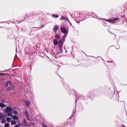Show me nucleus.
Listing matches in <instances>:
<instances>
[{
  "instance_id": "5",
  "label": "nucleus",
  "mask_w": 127,
  "mask_h": 127,
  "mask_svg": "<svg viewBox=\"0 0 127 127\" xmlns=\"http://www.w3.org/2000/svg\"><path fill=\"white\" fill-rule=\"evenodd\" d=\"M59 47H62L63 46V40L62 39H61L59 42Z\"/></svg>"
},
{
  "instance_id": "20",
  "label": "nucleus",
  "mask_w": 127,
  "mask_h": 127,
  "mask_svg": "<svg viewBox=\"0 0 127 127\" xmlns=\"http://www.w3.org/2000/svg\"><path fill=\"white\" fill-rule=\"evenodd\" d=\"M53 16H54V17H56V18H57V17H59L58 15H55V14H54V15H53Z\"/></svg>"
},
{
  "instance_id": "17",
  "label": "nucleus",
  "mask_w": 127,
  "mask_h": 127,
  "mask_svg": "<svg viewBox=\"0 0 127 127\" xmlns=\"http://www.w3.org/2000/svg\"><path fill=\"white\" fill-rule=\"evenodd\" d=\"M61 31L63 33H64V28L63 27H61Z\"/></svg>"
},
{
  "instance_id": "11",
  "label": "nucleus",
  "mask_w": 127,
  "mask_h": 127,
  "mask_svg": "<svg viewBox=\"0 0 127 127\" xmlns=\"http://www.w3.org/2000/svg\"><path fill=\"white\" fill-rule=\"evenodd\" d=\"M57 30H58V26H56L54 27L53 31L56 33L57 32Z\"/></svg>"
},
{
  "instance_id": "15",
  "label": "nucleus",
  "mask_w": 127,
  "mask_h": 127,
  "mask_svg": "<svg viewBox=\"0 0 127 127\" xmlns=\"http://www.w3.org/2000/svg\"><path fill=\"white\" fill-rule=\"evenodd\" d=\"M55 37L57 38V39H60V36H59L58 34H56Z\"/></svg>"
},
{
  "instance_id": "25",
  "label": "nucleus",
  "mask_w": 127,
  "mask_h": 127,
  "mask_svg": "<svg viewBox=\"0 0 127 127\" xmlns=\"http://www.w3.org/2000/svg\"><path fill=\"white\" fill-rule=\"evenodd\" d=\"M66 53H67V51H65Z\"/></svg>"
},
{
  "instance_id": "23",
  "label": "nucleus",
  "mask_w": 127,
  "mask_h": 127,
  "mask_svg": "<svg viewBox=\"0 0 127 127\" xmlns=\"http://www.w3.org/2000/svg\"><path fill=\"white\" fill-rule=\"evenodd\" d=\"M61 20H63V18H61Z\"/></svg>"
},
{
  "instance_id": "3",
  "label": "nucleus",
  "mask_w": 127,
  "mask_h": 127,
  "mask_svg": "<svg viewBox=\"0 0 127 127\" xmlns=\"http://www.w3.org/2000/svg\"><path fill=\"white\" fill-rule=\"evenodd\" d=\"M119 19H120L119 18H113L109 20H106V21H108V22H114V21H117V20H119Z\"/></svg>"
},
{
  "instance_id": "2",
  "label": "nucleus",
  "mask_w": 127,
  "mask_h": 127,
  "mask_svg": "<svg viewBox=\"0 0 127 127\" xmlns=\"http://www.w3.org/2000/svg\"><path fill=\"white\" fill-rule=\"evenodd\" d=\"M4 86L6 88L7 91H13L15 89L14 84L10 81H6L4 84Z\"/></svg>"
},
{
  "instance_id": "10",
  "label": "nucleus",
  "mask_w": 127,
  "mask_h": 127,
  "mask_svg": "<svg viewBox=\"0 0 127 127\" xmlns=\"http://www.w3.org/2000/svg\"><path fill=\"white\" fill-rule=\"evenodd\" d=\"M10 125L11 126H15V125H16V122L14 120H12L11 121Z\"/></svg>"
},
{
  "instance_id": "9",
  "label": "nucleus",
  "mask_w": 127,
  "mask_h": 127,
  "mask_svg": "<svg viewBox=\"0 0 127 127\" xmlns=\"http://www.w3.org/2000/svg\"><path fill=\"white\" fill-rule=\"evenodd\" d=\"M0 108H6V105H5L3 103H0Z\"/></svg>"
},
{
  "instance_id": "16",
  "label": "nucleus",
  "mask_w": 127,
  "mask_h": 127,
  "mask_svg": "<svg viewBox=\"0 0 127 127\" xmlns=\"http://www.w3.org/2000/svg\"><path fill=\"white\" fill-rule=\"evenodd\" d=\"M13 114H14V115H18V112H17V111H16V110H14L13 111Z\"/></svg>"
},
{
  "instance_id": "1",
  "label": "nucleus",
  "mask_w": 127,
  "mask_h": 127,
  "mask_svg": "<svg viewBox=\"0 0 127 127\" xmlns=\"http://www.w3.org/2000/svg\"><path fill=\"white\" fill-rule=\"evenodd\" d=\"M4 113H5L7 117H11L13 121H18L19 118L16 115H12V107L11 106L6 107L5 108L3 109Z\"/></svg>"
},
{
  "instance_id": "22",
  "label": "nucleus",
  "mask_w": 127,
  "mask_h": 127,
  "mask_svg": "<svg viewBox=\"0 0 127 127\" xmlns=\"http://www.w3.org/2000/svg\"><path fill=\"white\" fill-rule=\"evenodd\" d=\"M122 127H126V126H125L124 125H122Z\"/></svg>"
},
{
  "instance_id": "6",
  "label": "nucleus",
  "mask_w": 127,
  "mask_h": 127,
  "mask_svg": "<svg viewBox=\"0 0 127 127\" xmlns=\"http://www.w3.org/2000/svg\"><path fill=\"white\" fill-rule=\"evenodd\" d=\"M6 116L2 113H0V120H2L3 119H5Z\"/></svg>"
},
{
  "instance_id": "8",
  "label": "nucleus",
  "mask_w": 127,
  "mask_h": 127,
  "mask_svg": "<svg viewBox=\"0 0 127 127\" xmlns=\"http://www.w3.org/2000/svg\"><path fill=\"white\" fill-rule=\"evenodd\" d=\"M9 116H8L6 118V121L7 123H10L11 122V118L9 117Z\"/></svg>"
},
{
  "instance_id": "4",
  "label": "nucleus",
  "mask_w": 127,
  "mask_h": 127,
  "mask_svg": "<svg viewBox=\"0 0 127 127\" xmlns=\"http://www.w3.org/2000/svg\"><path fill=\"white\" fill-rule=\"evenodd\" d=\"M64 38L67 37V34H68V30L66 28H64Z\"/></svg>"
},
{
  "instance_id": "7",
  "label": "nucleus",
  "mask_w": 127,
  "mask_h": 127,
  "mask_svg": "<svg viewBox=\"0 0 127 127\" xmlns=\"http://www.w3.org/2000/svg\"><path fill=\"white\" fill-rule=\"evenodd\" d=\"M53 43L54 44V45H55V46H57V45H58L59 42H58V41H57V40H56V39H54L53 40Z\"/></svg>"
},
{
  "instance_id": "21",
  "label": "nucleus",
  "mask_w": 127,
  "mask_h": 127,
  "mask_svg": "<svg viewBox=\"0 0 127 127\" xmlns=\"http://www.w3.org/2000/svg\"><path fill=\"white\" fill-rule=\"evenodd\" d=\"M67 20V21H69V19H68V18H64V20Z\"/></svg>"
},
{
  "instance_id": "18",
  "label": "nucleus",
  "mask_w": 127,
  "mask_h": 127,
  "mask_svg": "<svg viewBox=\"0 0 127 127\" xmlns=\"http://www.w3.org/2000/svg\"><path fill=\"white\" fill-rule=\"evenodd\" d=\"M4 127H9V123H7L5 124Z\"/></svg>"
},
{
  "instance_id": "13",
  "label": "nucleus",
  "mask_w": 127,
  "mask_h": 127,
  "mask_svg": "<svg viewBox=\"0 0 127 127\" xmlns=\"http://www.w3.org/2000/svg\"><path fill=\"white\" fill-rule=\"evenodd\" d=\"M25 117H26V118L28 119V121H29V115H28V113H25Z\"/></svg>"
},
{
  "instance_id": "14",
  "label": "nucleus",
  "mask_w": 127,
  "mask_h": 127,
  "mask_svg": "<svg viewBox=\"0 0 127 127\" xmlns=\"http://www.w3.org/2000/svg\"><path fill=\"white\" fill-rule=\"evenodd\" d=\"M1 124H5V123H6V120H5L4 118H3V119H2L1 121Z\"/></svg>"
},
{
  "instance_id": "12",
  "label": "nucleus",
  "mask_w": 127,
  "mask_h": 127,
  "mask_svg": "<svg viewBox=\"0 0 127 127\" xmlns=\"http://www.w3.org/2000/svg\"><path fill=\"white\" fill-rule=\"evenodd\" d=\"M25 104H26V106L27 107H28L29 106H30V101H26L25 102Z\"/></svg>"
},
{
  "instance_id": "19",
  "label": "nucleus",
  "mask_w": 127,
  "mask_h": 127,
  "mask_svg": "<svg viewBox=\"0 0 127 127\" xmlns=\"http://www.w3.org/2000/svg\"><path fill=\"white\" fill-rule=\"evenodd\" d=\"M79 14H80V15L83 16L84 14H85V13H84L83 12H80Z\"/></svg>"
},
{
  "instance_id": "24",
  "label": "nucleus",
  "mask_w": 127,
  "mask_h": 127,
  "mask_svg": "<svg viewBox=\"0 0 127 127\" xmlns=\"http://www.w3.org/2000/svg\"><path fill=\"white\" fill-rule=\"evenodd\" d=\"M71 119H72V117H70L69 118V119H70V120H71Z\"/></svg>"
}]
</instances>
